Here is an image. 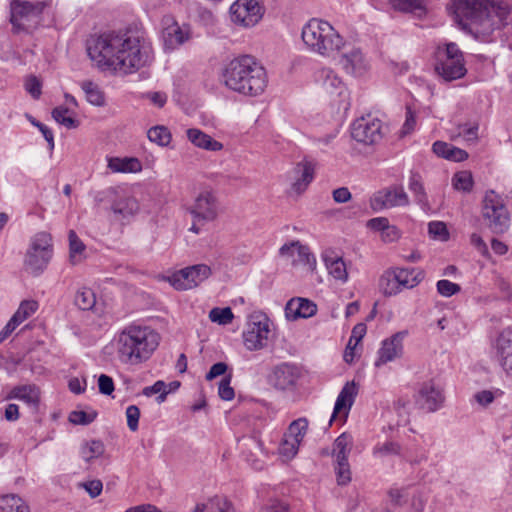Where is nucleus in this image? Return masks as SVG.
I'll list each match as a JSON object with an SVG mask.
<instances>
[{"instance_id": "nucleus-1", "label": "nucleus", "mask_w": 512, "mask_h": 512, "mask_svg": "<svg viewBox=\"0 0 512 512\" xmlns=\"http://www.w3.org/2000/svg\"><path fill=\"white\" fill-rule=\"evenodd\" d=\"M87 52L99 67L121 75L135 73L152 59L151 45L138 30L103 34L88 46Z\"/></svg>"}, {"instance_id": "nucleus-2", "label": "nucleus", "mask_w": 512, "mask_h": 512, "mask_svg": "<svg viewBox=\"0 0 512 512\" xmlns=\"http://www.w3.org/2000/svg\"><path fill=\"white\" fill-rule=\"evenodd\" d=\"M450 10L457 25L481 42L493 41L512 21V7L499 0H455Z\"/></svg>"}, {"instance_id": "nucleus-3", "label": "nucleus", "mask_w": 512, "mask_h": 512, "mask_svg": "<svg viewBox=\"0 0 512 512\" xmlns=\"http://www.w3.org/2000/svg\"><path fill=\"white\" fill-rule=\"evenodd\" d=\"M222 80L228 89L249 97L263 94L268 84L265 68L250 55L232 59L223 69Z\"/></svg>"}, {"instance_id": "nucleus-4", "label": "nucleus", "mask_w": 512, "mask_h": 512, "mask_svg": "<svg viewBox=\"0 0 512 512\" xmlns=\"http://www.w3.org/2000/svg\"><path fill=\"white\" fill-rule=\"evenodd\" d=\"M160 335L153 328L131 324L115 338L118 360L126 365H140L148 361L159 346Z\"/></svg>"}, {"instance_id": "nucleus-5", "label": "nucleus", "mask_w": 512, "mask_h": 512, "mask_svg": "<svg viewBox=\"0 0 512 512\" xmlns=\"http://www.w3.org/2000/svg\"><path fill=\"white\" fill-rule=\"evenodd\" d=\"M301 37L306 48L322 57H332L345 47V40L326 20L310 19L303 27Z\"/></svg>"}, {"instance_id": "nucleus-6", "label": "nucleus", "mask_w": 512, "mask_h": 512, "mask_svg": "<svg viewBox=\"0 0 512 512\" xmlns=\"http://www.w3.org/2000/svg\"><path fill=\"white\" fill-rule=\"evenodd\" d=\"M53 255L51 236L46 232L35 234L29 243L23 260L24 270L32 275L39 276L47 268Z\"/></svg>"}, {"instance_id": "nucleus-7", "label": "nucleus", "mask_w": 512, "mask_h": 512, "mask_svg": "<svg viewBox=\"0 0 512 512\" xmlns=\"http://www.w3.org/2000/svg\"><path fill=\"white\" fill-rule=\"evenodd\" d=\"M435 71L445 81H454L466 75L463 53L457 44L450 42L444 46H438Z\"/></svg>"}, {"instance_id": "nucleus-8", "label": "nucleus", "mask_w": 512, "mask_h": 512, "mask_svg": "<svg viewBox=\"0 0 512 512\" xmlns=\"http://www.w3.org/2000/svg\"><path fill=\"white\" fill-rule=\"evenodd\" d=\"M482 217L493 233H504L510 226V214L504 199L493 190L484 196Z\"/></svg>"}, {"instance_id": "nucleus-9", "label": "nucleus", "mask_w": 512, "mask_h": 512, "mask_svg": "<svg viewBox=\"0 0 512 512\" xmlns=\"http://www.w3.org/2000/svg\"><path fill=\"white\" fill-rule=\"evenodd\" d=\"M308 430V420L298 418L290 423L280 442L278 452L283 461L292 460Z\"/></svg>"}, {"instance_id": "nucleus-10", "label": "nucleus", "mask_w": 512, "mask_h": 512, "mask_svg": "<svg viewBox=\"0 0 512 512\" xmlns=\"http://www.w3.org/2000/svg\"><path fill=\"white\" fill-rule=\"evenodd\" d=\"M211 275V268L206 264L186 267L169 277L170 284L177 290H188L197 287Z\"/></svg>"}, {"instance_id": "nucleus-11", "label": "nucleus", "mask_w": 512, "mask_h": 512, "mask_svg": "<svg viewBox=\"0 0 512 512\" xmlns=\"http://www.w3.org/2000/svg\"><path fill=\"white\" fill-rule=\"evenodd\" d=\"M111 211L116 220L129 222L140 211L139 201L126 189H112Z\"/></svg>"}, {"instance_id": "nucleus-12", "label": "nucleus", "mask_w": 512, "mask_h": 512, "mask_svg": "<svg viewBox=\"0 0 512 512\" xmlns=\"http://www.w3.org/2000/svg\"><path fill=\"white\" fill-rule=\"evenodd\" d=\"M381 128V121L369 114L353 122L351 136L357 142L367 145L374 144L382 138Z\"/></svg>"}, {"instance_id": "nucleus-13", "label": "nucleus", "mask_w": 512, "mask_h": 512, "mask_svg": "<svg viewBox=\"0 0 512 512\" xmlns=\"http://www.w3.org/2000/svg\"><path fill=\"white\" fill-rule=\"evenodd\" d=\"M233 23L252 27L262 18V7L257 0H236L230 7Z\"/></svg>"}, {"instance_id": "nucleus-14", "label": "nucleus", "mask_w": 512, "mask_h": 512, "mask_svg": "<svg viewBox=\"0 0 512 512\" xmlns=\"http://www.w3.org/2000/svg\"><path fill=\"white\" fill-rule=\"evenodd\" d=\"M270 333L268 319L261 316L253 317L243 333L245 347L250 350H260L266 346Z\"/></svg>"}, {"instance_id": "nucleus-15", "label": "nucleus", "mask_w": 512, "mask_h": 512, "mask_svg": "<svg viewBox=\"0 0 512 512\" xmlns=\"http://www.w3.org/2000/svg\"><path fill=\"white\" fill-rule=\"evenodd\" d=\"M280 255L293 266H302L307 271H314L316 268V258L311 253L308 246L299 241H292L284 244L280 248Z\"/></svg>"}, {"instance_id": "nucleus-16", "label": "nucleus", "mask_w": 512, "mask_h": 512, "mask_svg": "<svg viewBox=\"0 0 512 512\" xmlns=\"http://www.w3.org/2000/svg\"><path fill=\"white\" fill-rule=\"evenodd\" d=\"M218 210L219 204L215 193L203 190L195 198L191 214L197 222H212L218 217Z\"/></svg>"}, {"instance_id": "nucleus-17", "label": "nucleus", "mask_w": 512, "mask_h": 512, "mask_svg": "<svg viewBox=\"0 0 512 512\" xmlns=\"http://www.w3.org/2000/svg\"><path fill=\"white\" fill-rule=\"evenodd\" d=\"M407 335L408 331L402 330L384 339L377 352L375 366L380 367L388 362L401 358L404 351L403 341Z\"/></svg>"}, {"instance_id": "nucleus-18", "label": "nucleus", "mask_w": 512, "mask_h": 512, "mask_svg": "<svg viewBox=\"0 0 512 512\" xmlns=\"http://www.w3.org/2000/svg\"><path fill=\"white\" fill-rule=\"evenodd\" d=\"M409 198L401 186H393L377 192L371 200L374 209L393 208L407 206Z\"/></svg>"}, {"instance_id": "nucleus-19", "label": "nucleus", "mask_w": 512, "mask_h": 512, "mask_svg": "<svg viewBox=\"0 0 512 512\" xmlns=\"http://www.w3.org/2000/svg\"><path fill=\"white\" fill-rule=\"evenodd\" d=\"M316 82L328 95L346 99L347 88L342 79L331 68L324 67L318 70L316 72Z\"/></svg>"}, {"instance_id": "nucleus-20", "label": "nucleus", "mask_w": 512, "mask_h": 512, "mask_svg": "<svg viewBox=\"0 0 512 512\" xmlns=\"http://www.w3.org/2000/svg\"><path fill=\"white\" fill-rule=\"evenodd\" d=\"M300 378V370L297 366L288 363L277 365L270 376L271 385L278 390H291L296 386Z\"/></svg>"}, {"instance_id": "nucleus-21", "label": "nucleus", "mask_w": 512, "mask_h": 512, "mask_svg": "<svg viewBox=\"0 0 512 512\" xmlns=\"http://www.w3.org/2000/svg\"><path fill=\"white\" fill-rule=\"evenodd\" d=\"M357 394L358 387L354 381L347 382L343 386L336 399L330 422L337 418H339L341 422L346 421Z\"/></svg>"}, {"instance_id": "nucleus-22", "label": "nucleus", "mask_w": 512, "mask_h": 512, "mask_svg": "<svg viewBox=\"0 0 512 512\" xmlns=\"http://www.w3.org/2000/svg\"><path fill=\"white\" fill-rule=\"evenodd\" d=\"M315 164L311 161H302L296 164L290 173V190L296 195L303 193L313 181Z\"/></svg>"}, {"instance_id": "nucleus-23", "label": "nucleus", "mask_w": 512, "mask_h": 512, "mask_svg": "<svg viewBox=\"0 0 512 512\" xmlns=\"http://www.w3.org/2000/svg\"><path fill=\"white\" fill-rule=\"evenodd\" d=\"M445 396L442 389L434 382H426L419 390L417 403L428 412H435L444 403Z\"/></svg>"}, {"instance_id": "nucleus-24", "label": "nucleus", "mask_w": 512, "mask_h": 512, "mask_svg": "<svg viewBox=\"0 0 512 512\" xmlns=\"http://www.w3.org/2000/svg\"><path fill=\"white\" fill-rule=\"evenodd\" d=\"M339 62L347 74L355 77L363 76L369 69L368 61L358 48H353L342 54Z\"/></svg>"}, {"instance_id": "nucleus-25", "label": "nucleus", "mask_w": 512, "mask_h": 512, "mask_svg": "<svg viewBox=\"0 0 512 512\" xmlns=\"http://www.w3.org/2000/svg\"><path fill=\"white\" fill-rule=\"evenodd\" d=\"M316 311V304L305 298H293L285 306V316L291 321L312 317Z\"/></svg>"}, {"instance_id": "nucleus-26", "label": "nucleus", "mask_w": 512, "mask_h": 512, "mask_svg": "<svg viewBox=\"0 0 512 512\" xmlns=\"http://www.w3.org/2000/svg\"><path fill=\"white\" fill-rule=\"evenodd\" d=\"M496 357L508 377L512 378V341L504 334L496 340Z\"/></svg>"}, {"instance_id": "nucleus-27", "label": "nucleus", "mask_w": 512, "mask_h": 512, "mask_svg": "<svg viewBox=\"0 0 512 512\" xmlns=\"http://www.w3.org/2000/svg\"><path fill=\"white\" fill-rule=\"evenodd\" d=\"M188 140L197 148L217 152L223 149V144L198 128H189L186 131Z\"/></svg>"}, {"instance_id": "nucleus-28", "label": "nucleus", "mask_w": 512, "mask_h": 512, "mask_svg": "<svg viewBox=\"0 0 512 512\" xmlns=\"http://www.w3.org/2000/svg\"><path fill=\"white\" fill-rule=\"evenodd\" d=\"M393 272L401 290L416 287L425 277L424 271L419 268H394Z\"/></svg>"}, {"instance_id": "nucleus-29", "label": "nucleus", "mask_w": 512, "mask_h": 512, "mask_svg": "<svg viewBox=\"0 0 512 512\" xmlns=\"http://www.w3.org/2000/svg\"><path fill=\"white\" fill-rule=\"evenodd\" d=\"M107 167L113 173H138L142 170L141 161L136 157H109Z\"/></svg>"}, {"instance_id": "nucleus-30", "label": "nucleus", "mask_w": 512, "mask_h": 512, "mask_svg": "<svg viewBox=\"0 0 512 512\" xmlns=\"http://www.w3.org/2000/svg\"><path fill=\"white\" fill-rule=\"evenodd\" d=\"M433 152L444 159L462 162L468 158V153L444 141H436L432 145Z\"/></svg>"}, {"instance_id": "nucleus-31", "label": "nucleus", "mask_w": 512, "mask_h": 512, "mask_svg": "<svg viewBox=\"0 0 512 512\" xmlns=\"http://www.w3.org/2000/svg\"><path fill=\"white\" fill-rule=\"evenodd\" d=\"M323 260L331 277L341 283H345L348 280L347 267L342 257L325 254Z\"/></svg>"}, {"instance_id": "nucleus-32", "label": "nucleus", "mask_w": 512, "mask_h": 512, "mask_svg": "<svg viewBox=\"0 0 512 512\" xmlns=\"http://www.w3.org/2000/svg\"><path fill=\"white\" fill-rule=\"evenodd\" d=\"M8 399H17L29 406L36 407L39 401L38 390L31 385L14 387L8 394Z\"/></svg>"}, {"instance_id": "nucleus-33", "label": "nucleus", "mask_w": 512, "mask_h": 512, "mask_svg": "<svg viewBox=\"0 0 512 512\" xmlns=\"http://www.w3.org/2000/svg\"><path fill=\"white\" fill-rule=\"evenodd\" d=\"M353 437L348 433H342L333 443L332 456L335 461H348L352 450Z\"/></svg>"}, {"instance_id": "nucleus-34", "label": "nucleus", "mask_w": 512, "mask_h": 512, "mask_svg": "<svg viewBox=\"0 0 512 512\" xmlns=\"http://www.w3.org/2000/svg\"><path fill=\"white\" fill-rule=\"evenodd\" d=\"M0 512H30L26 502L15 494L0 497Z\"/></svg>"}, {"instance_id": "nucleus-35", "label": "nucleus", "mask_w": 512, "mask_h": 512, "mask_svg": "<svg viewBox=\"0 0 512 512\" xmlns=\"http://www.w3.org/2000/svg\"><path fill=\"white\" fill-rule=\"evenodd\" d=\"M379 288L385 296H395L402 291L393 269L385 271L380 277Z\"/></svg>"}, {"instance_id": "nucleus-36", "label": "nucleus", "mask_w": 512, "mask_h": 512, "mask_svg": "<svg viewBox=\"0 0 512 512\" xmlns=\"http://www.w3.org/2000/svg\"><path fill=\"white\" fill-rule=\"evenodd\" d=\"M188 31L173 23L164 29L165 42L170 46L181 45L188 39Z\"/></svg>"}, {"instance_id": "nucleus-37", "label": "nucleus", "mask_w": 512, "mask_h": 512, "mask_svg": "<svg viewBox=\"0 0 512 512\" xmlns=\"http://www.w3.org/2000/svg\"><path fill=\"white\" fill-rule=\"evenodd\" d=\"M53 119L68 129L78 127L79 122L75 119L74 113L69 107L58 106L52 110Z\"/></svg>"}, {"instance_id": "nucleus-38", "label": "nucleus", "mask_w": 512, "mask_h": 512, "mask_svg": "<svg viewBox=\"0 0 512 512\" xmlns=\"http://www.w3.org/2000/svg\"><path fill=\"white\" fill-rule=\"evenodd\" d=\"M69 249H70V262L75 265L82 261L84 258L85 245L78 238L75 231H69Z\"/></svg>"}, {"instance_id": "nucleus-39", "label": "nucleus", "mask_w": 512, "mask_h": 512, "mask_svg": "<svg viewBox=\"0 0 512 512\" xmlns=\"http://www.w3.org/2000/svg\"><path fill=\"white\" fill-rule=\"evenodd\" d=\"M388 3L394 10L405 13L423 12L425 10L423 0H388Z\"/></svg>"}, {"instance_id": "nucleus-40", "label": "nucleus", "mask_w": 512, "mask_h": 512, "mask_svg": "<svg viewBox=\"0 0 512 512\" xmlns=\"http://www.w3.org/2000/svg\"><path fill=\"white\" fill-rule=\"evenodd\" d=\"M409 190L414 194L415 201L422 205L426 206L428 204V198L427 194L425 192L423 183L421 181V177L419 174L413 173L410 176L409 184H408Z\"/></svg>"}, {"instance_id": "nucleus-41", "label": "nucleus", "mask_w": 512, "mask_h": 512, "mask_svg": "<svg viewBox=\"0 0 512 512\" xmlns=\"http://www.w3.org/2000/svg\"><path fill=\"white\" fill-rule=\"evenodd\" d=\"M400 453L401 446L399 443L394 441L377 443L372 450L373 456L377 459H383L392 455H400Z\"/></svg>"}, {"instance_id": "nucleus-42", "label": "nucleus", "mask_w": 512, "mask_h": 512, "mask_svg": "<svg viewBox=\"0 0 512 512\" xmlns=\"http://www.w3.org/2000/svg\"><path fill=\"white\" fill-rule=\"evenodd\" d=\"M104 453V445L99 440H92L90 442H86L81 447V457L86 462H90L91 460L100 457Z\"/></svg>"}, {"instance_id": "nucleus-43", "label": "nucleus", "mask_w": 512, "mask_h": 512, "mask_svg": "<svg viewBox=\"0 0 512 512\" xmlns=\"http://www.w3.org/2000/svg\"><path fill=\"white\" fill-rule=\"evenodd\" d=\"M149 140L159 146H167L171 142V133L165 126H154L147 132Z\"/></svg>"}, {"instance_id": "nucleus-44", "label": "nucleus", "mask_w": 512, "mask_h": 512, "mask_svg": "<svg viewBox=\"0 0 512 512\" xmlns=\"http://www.w3.org/2000/svg\"><path fill=\"white\" fill-rule=\"evenodd\" d=\"M96 303V297L94 292L90 288H81L75 295V304L81 310H90Z\"/></svg>"}, {"instance_id": "nucleus-45", "label": "nucleus", "mask_w": 512, "mask_h": 512, "mask_svg": "<svg viewBox=\"0 0 512 512\" xmlns=\"http://www.w3.org/2000/svg\"><path fill=\"white\" fill-rule=\"evenodd\" d=\"M38 309V303L34 300H24L20 303L17 311L13 314L17 323L20 325L30 316H32Z\"/></svg>"}, {"instance_id": "nucleus-46", "label": "nucleus", "mask_w": 512, "mask_h": 512, "mask_svg": "<svg viewBox=\"0 0 512 512\" xmlns=\"http://www.w3.org/2000/svg\"><path fill=\"white\" fill-rule=\"evenodd\" d=\"M452 186L458 191L470 192L473 187L471 172L463 170L455 173L452 178Z\"/></svg>"}, {"instance_id": "nucleus-47", "label": "nucleus", "mask_w": 512, "mask_h": 512, "mask_svg": "<svg viewBox=\"0 0 512 512\" xmlns=\"http://www.w3.org/2000/svg\"><path fill=\"white\" fill-rule=\"evenodd\" d=\"M82 89L85 92L87 101L95 106L104 105L105 99L103 93L92 82L86 81L82 84Z\"/></svg>"}, {"instance_id": "nucleus-48", "label": "nucleus", "mask_w": 512, "mask_h": 512, "mask_svg": "<svg viewBox=\"0 0 512 512\" xmlns=\"http://www.w3.org/2000/svg\"><path fill=\"white\" fill-rule=\"evenodd\" d=\"M208 317L211 322L219 325H227L232 322L234 315L230 307H215L210 310Z\"/></svg>"}, {"instance_id": "nucleus-49", "label": "nucleus", "mask_w": 512, "mask_h": 512, "mask_svg": "<svg viewBox=\"0 0 512 512\" xmlns=\"http://www.w3.org/2000/svg\"><path fill=\"white\" fill-rule=\"evenodd\" d=\"M208 512H236L231 501L224 497H213L208 501Z\"/></svg>"}, {"instance_id": "nucleus-50", "label": "nucleus", "mask_w": 512, "mask_h": 512, "mask_svg": "<svg viewBox=\"0 0 512 512\" xmlns=\"http://www.w3.org/2000/svg\"><path fill=\"white\" fill-rule=\"evenodd\" d=\"M334 470L339 485H347L351 481V470L348 461H335Z\"/></svg>"}, {"instance_id": "nucleus-51", "label": "nucleus", "mask_w": 512, "mask_h": 512, "mask_svg": "<svg viewBox=\"0 0 512 512\" xmlns=\"http://www.w3.org/2000/svg\"><path fill=\"white\" fill-rule=\"evenodd\" d=\"M143 395L151 397L152 395L159 394L156 398L160 404L165 401L168 391L166 390V384L164 381H156L153 385L147 386L142 391Z\"/></svg>"}, {"instance_id": "nucleus-52", "label": "nucleus", "mask_w": 512, "mask_h": 512, "mask_svg": "<svg viewBox=\"0 0 512 512\" xmlns=\"http://www.w3.org/2000/svg\"><path fill=\"white\" fill-rule=\"evenodd\" d=\"M429 235L436 240L446 241L449 238L447 226L441 221H432L428 225Z\"/></svg>"}, {"instance_id": "nucleus-53", "label": "nucleus", "mask_w": 512, "mask_h": 512, "mask_svg": "<svg viewBox=\"0 0 512 512\" xmlns=\"http://www.w3.org/2000/svg\"><path fill=\"white\" fill-rule=\"evenodd\" d=\"M97 416L95 411H73L69 415V421L76 425H87L92 423Z\"/></svg>"}, {"instance_id": "nucleus-54", "label": "nucleus", "mask_w": 512, "mask_h": 512, "mask_svg": "<svg viewBox=\"0 0 512 512\" xmlns=\"http://www.w3.org/2000/svg\"><path fill=\"white\" fill-rule=\"evenodd\" d=\"M438 293L443 297H451L460 291V286L449 280H439L436 284Z\"/></svg>"}, {"instance_id": "nucleus-55", "label": "nucleus", "mask_w": 512, "mask_h": 512, "mask_svg": "<svg viewBox=\"0 0 512 512\" xmlns=\"http://www.w3.org/2000/svg\"><path fill=\"white\" fill-rule=\"evenodd\" d=\"M126 418L128 428L135 432L138 429L140 410L136 405H130L126 408Z\"/></svg>"}, {"instance_id": "nucleus-56", "label": "nucleus", "mask_w": 512, "mask_h": 512, "mask_svg": "<svg viewBox=\"0 0 512 512\" xmlns=\"http://www.w3.org/2000/svg\"><path fill=\"white\" fill-rule=\"evenodd\" d=\"M231 377H224L219 383L218 393L221 399L230 401L234 398V389L230 386Z\"/></svg>"}, {"instance_id": "nucleus-57", "label": "nucleus", "mask_w": 512, "mask_h": 512, "mask_svg": "<svg viewBox=\"0 0 512 512\" xmlns=\"http://www.w3.org/2000/svg\"><path fill=\"white\" fill-rule=\"evenodd\" d=\"M79 487L85 489V491L90 495L91 498H96L101 494L103 484L100 480L95 479L84 483H80Z\"/></svg>"}, {"instance_id": "nucleus-58", "label": "nucleus", "mask_w": 512, "mask_h": 512, "mask_svg": "<svg viewBox=\"0 0 512 512\" xmlns=\"http://www.w3.org/2000/svg\"><path fill=\"white\" fill-rule=\"evenodd\" d=\"M400 236V230L396 226L390 225L389 223L380 234L381 240L385 243L395 242L400 238Z\"/></svg>"}, {"instance_id": "nucleus-59", "label": "nucleus", "mask_w": 512, "mask_h": 512, "mask_svg": "<svg viewBox=\"0 0 512 512\" xmlns=\"http://www.w3.org/2000/svg\"><path fill=\"white\" fill-rule=\"evenodd\" d=\"M98 389L101 394L111 395L114 391L113 379L106 374H101L98 378Z\"/></svg>"}, {"instance_id": "nucleus-60", "label": "nucleus", "mask_w": 512, "mask_h": 512, "mask_svg": "<svg viewBox=\"0 0 512 512\" xmlns=\"http://www.w3.org/2000/svg\"><path fill=\"white\" fill-rule=\"evenodd\" d=\"M416 127V117H415V114L414 112L411 110L410 107L407 108V111H406V119H405V122L401 128V136H405V135H408L410 134L411 132L414 131Z\"/></svg>"}, {"instance_id": "nucleus-61", "label": "nucleus", "mask_w": 512, "mask_h": 512, "mask_svg": "<svg viewBox=\"0 0 512 512\" xmlns=\"http://www.w3.org/2000/svg\"><path fill=\"white\" fill-rule=\"evenodd\" d=\"M25 89L34 99H38L41 95V83L36 77H29L26 80Z\"/></svg>"}, {"instance_id": "nucleus-62", "label": "nucleus", "mask_w": 512, "mask_h": 512, "mask_svg": "<svg viewBox=\"0 0 512 512\" xmlns=\"http://www.w3.org/2000/svg\"><path fill=\"white\" fill-rule=\"evenodd\" d=\"M478 126L477 125H473V126H466V125H463V126H460L459 127V132H458V135L463 137L464 140L468 141V142H473L475 141L477 138H478Z\"/></svg>"}, {"instance_id": "nucleus-63", "label": "nucleus", "mask_w": 512, "mask_h": 512, "mask_svg": "<svg viewBox=\"0 0 512 512\" xmlns=\"http://www.w3.org/2000/svg\"><path fill=\"white\" fill-rule=\"evenodd\" d=\"M367 331V327L364 323H358L354 326L352 330V334L349 339V344H354V346H357L358 343L362 340V338L365 336Z\"/></svg>"}, {"instance_id": "nucleus-64", "label": "nucleus", "mask_w": 512, "mask_h": 512, "mask_svg": "<svg viewBox=\"0 0 512 512\" xmlns=\"http://www.w3.org/2000/svg\"><path fill=\"white\" fill-rule=\"evenodd\" d=\"M474 398L478 404L486 407L494 401L495 394H494V392H492L490 390H483V391L477 392L474 395Z\"/></svg>"}]
</instances>
